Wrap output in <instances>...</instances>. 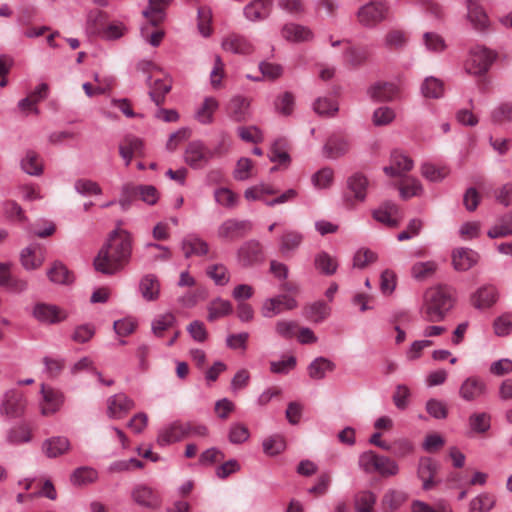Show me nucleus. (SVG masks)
I'll use <instances>...</instances> for the list:
<instances>
[{"label":"nucleus","instance_id":"1","mask_svg":"<svg viewBox=\"0 0 512 512\" xmlns=\"http://www.w3.org/2000/svg\"><path fill=\"white\" fill-rule=\"evenodd\" d=\"M132 246L130 232L120 227L112 230L94 259L96 271L105 275L122 271L131 260Z\"/></svg>","mask_w":512,"mask_h":512},{"label":"nucleus","instance_id":"2","mask_svg":"<svg viewBox=\"0 0 512 512\" xmlns=\"http://www.w3.org/2000/svg\"><path fill=\"white\" fill-rule=\"evenodd\" d=\"M454 305L453 291L446 285L429 288L424 294L421 315L428 322L443 321Z\"/></svg>","mask_w":512,"mask_h":512},{"label":"nucleus","instance_id":"3","mask_svg":"<svg viewBox=\"0 0 512 512\" xmlns=\"http://www.w3.org/2000/svg\"><path fill=\"white\" fill-rule=\"evenodd\" d=\"M358 465L367 474L378 473L383 477L395 476L399 472L398 464L394 460L372 450L359 455Z\"/></svg>","mask_w":512,"mask_h":512},{"label":"nucleus","instance_id":"4","mask_svg":"<svg viewBox=\"0 0 512 512\" xmlns=\"http://www.w3.org/2000/svg\"><path fill=\"white\" fill-rule=\"evenodd\" d=\"M369 181L361 172H355L346 180V191L343 200L348 208H354L357 203L366 200Z\"/></svg>","mask_w":512,"mask_h":512},{"label":"nucleus","instance_id":"5","mask_svg":"<svg viewBox=\"0 0 512 512\" xmlns=\"http://www.w3.org/2000/svg\"><path fill=\"white\" fill-rule=\"evenodd\" d=\"M32 317L43 325H55L68 318L67 310L50 303L38 302L31 308Z\"/></svg>","mask_w":512,"mask_h":512},{"label":"nucleus","instance_id":"6","mask_svg":"<svg viewBox=\"0 0 512 512\" xmlns=\"http://www.w3.org/2000/svg\"><path fill=\"white\" fill-rule=\"evenodd\" d=\"M217 150L207 147L201 141L188 144L185 151V162L193 169H202L216 156Z\"/></svg>","mask_w":512,"mask_h":512},{"label":"nucleus","instance_id":"7","mask_svg":"<svg viewBox=\"0 0 512 512\" xmlns=\"http://www.w3.org/2000/svg\"><path fill=\"white\" fill-rule=\"evenodd\" d=\"M495 59V54L483 47H475L473 48L469 56L465 62V70L472 75H479L488 70L493 60Z\"/></svg>","mask_w":512,"mask_h":512},{"label":"nucleus","instance_id":"8","mask_svg":"<svg viewBox=\"0 0 512 512\" xmlns=\"http://www.w3.org/2000/svg\"><path fill=\"white\" fill-rule=\"evenodd\" d=\"M40 395L39 408L43 416H52L57 413L65 401V396L61 391L45 384L41 385Z\"/></svg>","mask_w":512,"mask_h":512},{"label":"nucleus","instance_id":"9","mask_svg":"<svg viewBox=\"0 0 512 512\" xmlns=\"http://www.w3.org/2000/svg\"><path fill=\"white\" fill-rule=\"evenodd\" d=\"M26 399L22 391L17 388L8 390L0 405V413L11 418H16L24 413Z\"/></svg>","mask_w":512,"mask_h":512},{"label":"nucleus","instance_id":"10","mask_svg":"<svg viewBox=\"0 0 512 512\" xmlns=\"http://www.w3.org/2000/svg\"><path fill=\"white\" fill-rule=\"evenodd\" d=\"M386 13L387 7L383 2L372 1L359 8L357 19L365 27H374L385 18Z\"/></svg>","mask_w":512,"mask_h":512},{"label":"nucleus","instance_id":"11","mask_svg":"<svg viewBox=\"0 0 512 512\" xmlns=\"http://www.w3.org/2000/svg\"><path fill=\"white\" fill-rule=\"evenodd\" d=\"M252 229L248 220L227 219L220 224L217 235L220 239L234 241L245 236Z\"/></svg>","mask_w":512,"mask_h":512},{"label":"nucleus","instance_id":"12","mask_svg":"<svg viewBox=\"0 0 512 512\" xmlns=\"http://www.w3.org/2000/svg\"><path fill=\"white\" fill-rule=\"evenodd\" d=\"M297 301L286 294L264 300L261 306V314L264 318H272L285 310H293L297 307Z\"/></svg>","mask_w":512,"mask_h":512},{"label":"nucleus","instance_id":"13","mask_svg":"<svg viewBox=\"0 0 512 512\" xmlns=\"http://www.w3.org/2000/svg\"><path fill=\"white\" fill-rule=\"evenodd\" d=\"M221 47L225 52L249 55L254 51L253 43L244 35L229 32L222 37Z\"/></svg>","mask_w":512,"mask_h":512},{"label":"nucleus","instance_id":"14","mask_svg":"<svg viewBox=\"0 0 512 512\" xmlns=\"http://www.w3.org/2000/svg\"><path fill=\"white\" fill-rule=\"evenodd\" d=\"M187 427L186 423L180 420L164 425L157 434L158 445L164 447L185 439Z\"/></svg>","mask_w":512,"mask_h":512},{"label":"nucleus","instance_id":"15","mask_svg":"<svg viewBox=\"0 0 512 512\" xmlns=\"http://www.w3.org/2000/svg\"><path fill=\"white\" fill-rule=\"evenodd\" d=\"M134 407V401L124 393L115 394L107 399V415L110 419H121Z\"/></svg>","mask_w":512,"mask_h":512},{"label":"nucleus","instance_id":"16","mask_svg":"<svg viewBox=\"0 0 512 512\" xmlns=\"http://www.w3.org/2000/svg\"><path fill=\"white\" fill-rule=\"evenodd\" d=\"M499 299V291L492 284L480 286L471 296V303L476 309H488Z\"/></svg>","mask_w":512,"mask_h":512},{"label":"nucleus","instance_id":"17","mask_svg":"<svg viewBox=\"0 0 512 512\" xmlns=\"http://www.w3.org/2000/svg\"><path fill=\"white\" fill-rule=\"evenodd\" d=\"M487 393V385L478 376L467 377L459 388V395L465 401H474Z\"/></svg>","mask_w":512,"mask_h":512},{"label":"nucleus","instance_id":"18","mask_svg":"<svg viewBox=\"0 0 512 512\" xmlns=\"http://www.w3.org/2000/svg\"><path fill=\"white\" fill-rule=\"evenodd\" d=\"M132 498L137 504L152 510L159 509L162 505L161 496L146 485H139L134 488Z\"/></svg>","mask_w":512,"mask_h":512},{"label":"nucleus","instance_id":"19","mask_svg":"<svg viewBox=\"0 0 512 512\" xmlns=\"http://www.w3.org/2000/svg\"><path fill=\"white\" fill-rule=\"evenodd\" d=\"M46 250L40 244H31L24 248L20 254L22 266L26 270H35L41 267L45 260Z\"/></svg>","mask_w":512,"mask_h":512},{"label":"nucleus","instance_id":"20","mask_svg":"<svg viewBox=\"0 0 512 512\" xmlns=\"http://www.w3.org/2000/svg\"><path fill=\"white\" fill-rule=\"evenodd\" d=\"M181 250L185 258L202 257L208 254V243L196 234H188L181 241Z\"/></svg>","mask_w":512,"mask_h":512},{"label":"nucleus","instance_id":"21","mask_svg":"<svg viewBox=\"0 0 512 512\" xmlns=\"http://www.w3.org/2000/svg\"><path fill=\"white\" fill-rule=\"evenodd\" d=\"M479 255L470 248H457L452 252V264L457 271H467L477 264Z\"/></svg>","mask_w":512,"mask_h":512},{"label":"nucleus","instance_id":"22","mask_svg":"<svg viewBox=\"0 0 512 512\" xmlns=\"http://www.w3.org/2000/svg\"><path fill=\"white\" fill-rule=\"evenodd\" d=\"M238 258L243 266H250L263 259L262 245L257 240L245 242L238 250Z\"/></svg>","mask_w":512,"mask_h":512},{"label":"nucleus","instance_id":"23","mask_svg":"<svg viewBox=\"0 0 512 512\" xmlns=\"http://www.w3.org/2000/svg\"><path fill=\"white\" fill-rule=\"evenodd\" d=\"M368 95L375 101L388 102L398 97L399 88L394 83L376 82L369 87Z\"/></svg>","mask_w":512,"mask_h":512},{"label":"nucleus","instance_id":"24","mask_svg":"<svg viewBox=\"0 0 512 512\" xmlns=\"http://www.w3.org/2000/svg\"><path fill=\"white\" fill-rule=\"evenodd\" d=\"M71 448L70 441L65 436H53L43 441L42 452L48 458H57L66 454Z\"/></svg>","mask_w":512,"mask_h":512},{"label":"nucleus","instance_id":"25","mask_svg":"<svg viewBox=\"0 0 512 512\" xmlns=\"http://www.w3.org/2000/svg\"><path fill=\"white\" fill-rule=\"evenodd\" d=\"M120 156L125 161V165H130L132 158L135 155H144V144L143 141L133 135H128L124 138L123 142L119 146Z\"/></svg>","mask_w":512,"mask_h":512},{"label":"nucleus","instance_id":"26","mask_svg":"<svg viewBox=\"0 0 512 512\" xmlns=\"http://www.w3.org/2000/svg\"><path fill=\"white\" fill-rule=\"evenodd\" d=\"M282 37L294 43L310 41L313 38V32L307 26L287 23L281 29Z\"/></svg>","mask_w":512,"mask_h":512},{"label":"nucleus","instance_id":"27","mask_svg":"<svg viewBox=\"0 0 512 512\" xmlns=\"http://www.w3.org/2000/svg\"><path fill=\"white\" fill-rule=\"evenodd\" d=\"M413 168V161L407 155L395 151L391 155V164L384 167L386 175L395 177L402 176L405 172L410 171Z\"/></svg>","mask_w":512,"mask_h":512},{"label":"nucleus","instance_id":"28","mask_svg":"<svg viewBox=\"0 0 512 512\" xmlns=\"http://www.w3.org/2000/svg\"><path fill=\"white\" fill-rule=\"evenodd\" d=\"M372 215L376 221L389 227H395L399 223V209L397 205L392 202H385L379 208L375 209Z\"/></svg>","mask_w":512,"mask_h":512},{"label":"nucleus","instance_id":"29","mask_svg":"<svg viewBox=\"0 0 512 512\" xmlns=\"http://www.w3.org/2000/svg\"><path fill=\"white\" fill-rule=\"evenodd\" d=\"M272 0H253L244 8L245 17L252 22L266 19L271 12Z\"/></svg>","mask_w":512,"mask_h":512},{"label":"nucleus","instance_id":"30","mask_svg":"<svg viewBox=\"0 0 512 512\" xmlns=\"http://www.w3.org/2000/svg\"><path fill=\"white\" fill-rule=\"evenodd\" d=\"M467 18L478 31H484L489 26V19L483 7L473 0L467 1Z\"/></svg>","mask_w":512,"mask_h":512},{"label":"nucleus","instance_id":"31","mask_svg":"<svg viewBox=\"0 0 512 512\" xmlns=\"http://www.w3.org/2000/svg\"><path fill=\"white\" fill-rule=\"evenodd\" d=\"M160 281L154 274L144 275L139 282V292L146 301H155L160 296Z\"/></svg>","mask_w":512,"mask_h":512},{"label":"nucleus","instance_id":"32","mask_svg":"<svg viewBox=\"0 0 512 512\" xmlns=\"http://www.w3.org/2000/svg\"><path fill=\"white\" fill-rule=\"evenodd\" d=\"M173 0H149L147 9L143 11V16L152 26H157L165 18V10Z\"/></svg>","mask_w":512,"mask_h":512},{"label":"nucleus","instance_id":"33","mask_svg":"<svg viewBox=\"0 0 512 512\" xmlns=\"http://www.w3.org/2000/svg\"><path fill=\"white\" fill-rule=\"evenodd\" d=\"M304 236L295 230H286L279 239V250L284 256L291 255L302 244Z\"/></svg>","mask_w":512,"mask_h":512},{"label":"nucleus","instance_id":"34","mask_svg":"<svg viewBox=\"0 0 512 512\" xmlns=\"http://www.w3.org/2000/svg\"><path fill=\"white\" fill-rule=\"evenodd\" d=\"M22 171L31 176H40L43 173L44 166L40 155L33 151L27 150L20 160Z\"/></svg>","mask_w":512,"mask_h":512},{"label":"nucleus","instance_id":"35","mask_svg":"<svg viewBox=\"0 0 512 512\" xmlns=\"http://www.w3.org/2000/svg\"><path fill=\"white\" fill-rule=\"evenodd\" d=\"M437 471V463L431 458L424 457L419 461L418 477L422 480L424 490H429L434 486V476Z\"/></svg>","mask_w":512,"mask_h":512},{"label":"nucleus","instance_id":"36","mask_svg":"<svg viewBox=\"0 0 512 512\" xmlns=\"http://www.w3.org/2000/svg\"><path fill=\"white\" fill-rule=\"evenodd\" d=\"M148 85L150 87L149 95L152 100L155 102L157 106H160L163 101L165 95L171 90L172 83L168 78L165 79H152L150 76L148 78Z\"/></svg>","mask_w":512,"mask_h":512},{"label":"nucleus","instance_id":"37","mask_svg":"<svg viewBox=\"0 0 512 512\" xmlns=\"http://www.w3.org/2000/svg\"><path fill=\"white\" fill-rule=\"evenodd\" d=\"M497 498L489 492H482L469 502L468 512H490L496 506Z\"/></svg>","mask_w":512,"mask_h":512},{"label":"nucleus","instance_id":"38","mask_svg":"<svg viewBox=\"0 0 512 512\" xmlns=\"http://www.w3.org/2000/svg\"><path fill=\"white\" fill-rule=\"evenodd\" d=\"M250 102L247 98L236 96L229 103L230 116L237 122L246 121L249 118Z\"/></svg>","mask_w":512,"mask_h":512},{"label":"nucleus","instance_id":"39","mask_svg":"<svg viewBox=\"0 0 512 512\" xmlns=\"http://www.w3.org/2000/svg\"><path fill=\"white\" fill-rule=\"evenodd\" d=\"M349 149V142L342 137H331L324 145V153L331 159H337L345 155Z\"/></svg>","mask_w":512,"mask_h":512},{"label":"nucleus","instance_id":"40","mask_svg":"<svg viewBox=\"0 0 512 512\" xmlns=\"http://www.w3.org/2000/svg\"><path fill=\"white\" fill-rule=\"evenodd\" d=\"M334 369L335 364L331 360L325 357H318L308 366V374L310 378L320 380L323 379L328 372H332Z\"/></svg>","mask_w":512,"mask_h":512},{"label":"nucleus","instance_id":"41","mask_svg":"<svg viewBox=\"0 0 512 512\" xmlns=\"http://www.w3.org/2000/svg\"><path fill=\"white\" fill-rule=\"evenodd\" d=\"M376 499V495L369 490L357 492L353 498L355 512H373Z\"/></svg>","mask_w":512,"mask_h":512},{"label":"nucleus","instance_id":"42","mask_svg":"<svg viewBox=\"0 0 512 512\" xmlns=\"http://www.w3.org/2000/svg\"><path fill=\"white\" fill-rule=\"evenodd\" d=\"M219 103L214 97H206L202 105L196 111V119L202 124H210L213 121V115L218 109Z\"/></svg>","mask_w":512,"mask_h":512},{"label":"nucleus","instance_id":"43","mask_svg":"<svg viewBox=\"0 0 512 512\" xmlns=\"http://www.w3.org/2000/svg\"><path fill=\"white\" fill-rule=\"evenodd\" d=\"M175 325V316L172 313L167 312L154 318L151 329L155 336L162 337L165 331L174 329Z\"/></svg>","mask_w":512,"mask_h":512},{"label":"nucleus","instance_id":"44","mask_svg":"<svg viewBox=\"0 0 512 512\" xmlns=\"http://www.w3.org/2000/svg\"><path fill=\"white\" fill-rule=\"evenodd\" d=\"M276 189L267 183H259L247 188L244 192V197L248 201H267L264 196L276 194Z\"/></svg>","mask_w":512,"mask_h":512},{"label":"nucleus","instance_id":"45","mask_svg":"<svg viewBox=\"0 0 512 512\" xmlns=\"http://www.w3.org/2000/svg\"><path fill=\"white\" fill-rule=\"evenodd\" d=\"M233 311L232 304L228 300L217 298L208 306V320L214 321L218 318L230 315Z\"/></svg>","mask_w":512,"mask_h":512},{"label":"nucleus","instance_id":"46","mask_svg":"<svg viewBox=\"0 0 512 512\" xmlns=\"http://www.w3.org/2000/svg\"><path fill=\"white\" fill-rule=\"evenodd\" d=\"M314 264L316 269L325 275H333L338 268L336 259L324 251L315 256Z\"/></svg>","mask_w":512,"mask_h":512},{"label":"nucleus","instance_id":"47","mask_svg":"<svg viewBox=\"0 0 512 512\" xmlns=\"http://www.w3.org/2000/svg\"><path fill=\"white\" fill-rule=\"evenodd\" d=\"M421 93L425 98H440L444 94L443 83L433 76L426 77L421 85Z\"/></svg>","mask_w":512,"mask_h":512},{"label":"nucleus","instance_id":"48","mask_svg":"<svg viewBox=\"0 0 512 512\" xmlns=\"http://www.w3.org/2000/svg\"><path fill=\"white\" fill-rule=\"evenodd\" d=\"M214 199L218 205L227 209H234L239 203V196L226 187L216 189Z\"/></svg>","mask_w":512,"mask_h":512},{"label":"nucleus","instance_id":"49","mask_svg":"<svg viewBox=\"0 0 512 512\" xmlns=\"http://www.w3.org/2000/svg\"><path fill=\"white\" fill-rule=\"evenodd\" d=\"M334 181V171L330 167H324L314 173L311 177V182L314 186V188L321 190V189H328L332 186Z\"/></svg>","mask_w":512,"mask_h":512},{"label":"nucleus","instance_id":"50","mask_svg":"<svg viewBox=\"0 0 512 512\" xmlns=\"http://www.w3.org/2000/svg\"><path fill=\"white\" fill-rule=\"evenodd\" d=\"M31 438V430L24 424L13 427L7 434V441L13 445L28 443Z\"/></svg>","mask_w":512,"mask_h":512},{"label":"nucleus","instance_id":"51","mask_svg":"<svg viewBox=\"0 0 512 512\" xmlns=\"http://www.w3.org/2000/svg\"><path fill=\"white\" fill-rule=\"evenodd\" d=\"M470 429L475 433H485L491 427V417L488 413H473L469 417Z\"/></svg>","mask_w":512,"mask_h":512},{"label":"nucleus","instance_id":"52","mask_svg":"<svg viewBox=\"0 0 512 512\" xmlns=\"http://www.w3.org/2000/svg\"><path fill=\"white\" fill-rule=\"evenodd\" d=\"M105 21V15L104 13L99 9L91 10L87 14V20H86V32L89 35H95L99 33L103 27Z\"/></svg>","mask_w":512,"mask_h":512},{"label":"nucleus","instance_id":"53","mask_svg":"<svg viewBox=\"0 0 512 512\" xmlns=\"http://www.w3.org/2000/svg\"><path fill=\"white\" fill-rule=\"evenodd\" d=\"M47 275L49 279L56 284H68L73 280L71 273L62 263H55L52 268L48 270Z\"/></svg>","mask_w":512,"mask_h":512},{"label":"nucleus","instance_id":"54","mask_svg":"<svg viewBox=\"0 0 512 512\" xmlns=\"http://www.w3.org/2000/svg\"><path fill=\"white\" fill-rule=\"evenodd\" d=\"M206 274L216 285L224 286L230 281L228 269L223 264H213L207 267Z\"/></svg>","mask_w":512,"mask_h":512},{"label":"nucleus","instance_id":"55","mask_svg":"<svg viewBox=\"0 0 512 512\" xmlns=\"http://www.w3.org/2000/svg\"><path fill=\"white\" fill-rule=\"evenodd\" d=\"M98 473L91 467L77 468L71 475V482L75 485H85L96 481Z\"/></svg>","mask_w":512,"mask_h":512},{"label":"nucleus","instance_id":"56","mask_svg":"<svg viewBox=\"0 0 512 512\" xmlns=\"http://www.w3.org/2000/svg\"><path fill=\"white\" fill-rule=\"evenodd\" d=\"M400 196L403 199H409L414 196H419L422 191V185L419 180L415 178H406L399 187Z\"/></svg>","mask_w":512,"mask_h":512},{"label":"nucleus","instance_id":"57","mask_svg":"<svg viewBox=\"0 0 512 512\" xmlns=\"http://www.w3.org/2000/svg\"><path fill=\"white\" fill-rule=\"evenodd\" d=\"M277 5L281 10L296 18L305 13L303 0H277Z\"/></svg>","mask_w":512,"mask_h":512},{"label":"nucleus","instance_id":"58","mask_svg":"<svg viewBox=\"0 0 512 512\" xmlns=\"http://www.w3.org/2000/svg\"><path fill=\"white\" fill-rule=\"evenodd\" d=\"M330 314V307L323 301H316L307 307V316L314 322H322Z\"/></svg>","mask_w":512,"mask_h":512},{"label":"nucleus","instance_id":"59","mask_svg":"<svg viewBox=\"0 0 512 512\" xmlns=\"http://www.w3.org/2000/svg\"><path fill=\"white\" fill-rule=\"evenodd\" d=\"M406 500V496L403 492L398 490H388L382 499V504L385 509L396 510Z\"/></svg>","mask_w":512,"mask_h":512},{"label":"nucleus","instance_id":"60","mask_svg":"<svg viewBox=\"0 0 512 512\" xmlns=\"http://www.w3.org/2000/svg\"><path fill=\"white\" fill-rule=\"evenodd\" d=\"M250 437L249 429L246 425L236 422L231 424L229 429V441L233 444H241Z\"/></svg>","mask_w":512,"mask_h":512},{"label":"nucleus","instance_id":"61","mask_svg":"<svg viewBox=\"0 0 512 512\" xmlns=\"http://www.w3.org/2000/svg\"><path fill=\"white\" fill-rule=\"evenodd\" d=\"M423 42L428 51L431 52H442L446 48L444 39L433 32H426L423 35Z\"/></svg>","mask_w":512,"mask_h":512},{"label":"nucleus","instance_id":"62","mask_svg":"<svg viewBox=\"0 0 512 512\" xmlns=\"http://www.w3.org/2000/svg\"><path fill=\"white\" fill-rule=\"evenodd\" d=\"M436 263L433 261L417 262L412 266V276L417 280H422L432 275L436 270Z\"/></svg>","mask_w":512,"mask_h":512},{"label":"nucleus","instance_id":"63","mask_svg":"<svg viewBox=\"0 0 512 512\" xmlns=\"http://www.w3.org/2000/svg\"><path fill=\"white\" fill-rule=\"evenodd\" d=\"M494 332L497 336L504 337L512 331V314H503L497 317L493 323Z\"/></svg>","mask_w":512,"mask_h":512},{"label":"nucleus","instance_id":"64","mask_svg":"<svg viewBox=\"0 0 512 512\" xmlns=\"http://www.w3.org/2000/svg\"><path fill=\"white\" fill-rule=\"evenodd\" d=\"M491 117L496 123L512 122V103H501L493 109Z\"/></svg>","mask_w":512,"mask_h":512}]
</instances>
